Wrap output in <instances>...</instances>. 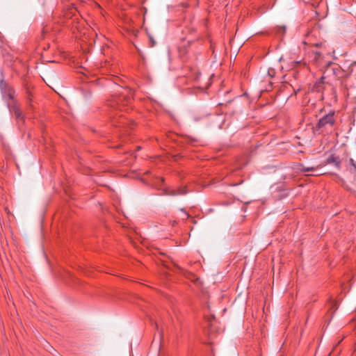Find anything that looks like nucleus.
Here are the masks:
<instances>
[{"mask_svg": "<svg viewBox=\"0 0 356 356\" xmlns=\"http://www.w3.org/2000/svg\"><path fill=\"white\" fill-rule=\"evenodd\" d=\"M0 88L3 97L7 101L8 106L15 113L16 117L19 118L22 113L17 106V101L15 99V92L14 89L3 81L0 82Z\"/></svg>", "mask_w": 356, "mask_h": 356, "instance_id": "1", "label": "nucleus"}, {"mask_svg": "<svg viewBox=\"0 0 356 356\" xmlns=\"http://www.w3.org/2000/svg\"><path fill=\"white\" fill-rule=\"evenodd\" d=\"M122 92H120L118 97H113L108 101V106L113 108H118L121 109V106H126L131 103L133 98V91L129 88H121Z\"/></svg>", "mask_w": 356, "mask_h": 356, "instance_id": "2", "label": "nucleus"}, {"mask_svg": "<svg viewBox=\"0 0 356 356\" xmlns=\"http://www.w3.org/2000/svg\"><path fill=\"white\" fill-rule=\"evenodd\" d=\"M334 112H330L321 118L314 127V131L321 134L324 131L331 129L335 123Z\"/></svg>", "mask_w": 356, "mask_h": 356, "instance_id": "3", "label": "nucleus"}, {"mask_svg": "<svg viewBox=\"0 0 356 356\" xmlns=\"http://www.w3.org/2000/svg\"><path fill=\"white\" fill-rule=\"evenodd\" d=\"M188 193L186 187H179L177 190H165L164 194L168 195H180Z\"/></svg>", "mask_w": 356, "mask_h": 356, "instance_id": "4", "label": "nucleus"}, {"mask_svg": "<svg viewBox=\"0 0 356 356\" xmlns=\"http://www.w3.org/2000/svg\"><path fill=\"white\" fill-rule=\"evenodd\" d=\"M324 78L322 77L321 79L316 81L314 84L313 85L312 90L314 92H322L324 90Z\"/></svg>", "mask_w": 356, "mask_h": 356, "instance_id": "5", "label": "nucleus"}, {"mask_svg": "<svg viewBox=\"0 0 356 356\" xmlns=\"http://www.w3.org/2000/svg\"><path fill=\"white\" fill-rule=\"evenodd\" d=\"M112 123L114 126L121 127L127 124V120L124 117L120 116V119L118 121L115 117H113V119L112 120Z\"/></svg>", "mask_w": 356, "mask_h": 356, "instance_id": "6", "label": "nucleus"}, {"mask_svg": "<svg viewBox=\"0 0 356 356\" xmlns=\"http://www.w3.org/2000/svg\"><path fill=\"white\" fill-rule=\"evenodd\" d=\"M327 163H333L337 168H339L341 162L339 157L331 155L327 159Z\"/></svg>", "mask_w": 356, "mask_h": 356, "instance_id": "7", "label": "nucleus"}, {"mask_svg": "<svg viewBox=\"0 0 356 356\" xmlns=\"http://www.w3.org/2000/svg\"><path fill=\"white\" fill-rule=\"evenodd\" d=\"M311 56L316 63H318L322 59L321 53L317 51L311 52Z\"/></svg>", "mask_w": 356, "mask_h": 356, "instance_id": "8", "label": "nucleus"}, {"mask_svg": "<svg viewBox=\"0 0 356 356\" xmlns=\"http://www.w3.org/2000/svg\"><path fill=\"white\" fill-rule=\"evenodd\" d=\"M300 170L301 172H313L314 171L316 168H314V167H311V168H308V167H305L302 164H300Z\"/></svg>", "mask_w": 356, "mask_h": 356, "instance_id": "9", "label": "nucleus"}, {"mask_svg": "<svg viewBox=\"0 0 356 356\" xmlns=\"http://www.w3.org/2000/svg\"><path fill=\"white\" fill-rule=\"evenodd\" d=\"M276 31L278 34L284 35L286 32V27L284 26H279L277 27Z\"/></svg>", "mask_w": 356, "mask_h": 356, "instance_id": "10", "label": "nucleus"}, {"mask_svg": "<svg viewBox=\"0 0 356 356\" xmlns=\"http://www.w3.org/2000/svg\"><path fill=\"white\" fill-rule=\"evenodd\" d=\"M26 99L29 102H31V97H32V93H31V91L29 88V87H26Z\"/></svg>", "mask_w": 356, "mask_h": 356, "instance_id": "11", "label": "nucleus"}, {"mask_svg": "<svg viewBox=\"0 0 356 356\" xmlns=\"http://www.w3.org/2000/svg\"><path fill=\"white\" fill-rule=\"evenodd\" d=\"M184 275L188 279H192L193 277H195V275L193 273L188 272H186Z\"/></svg>", "mask_w": 356, "mask_h": 356, "instance_id": "12", "label": "nucleus"}, {"mask_svg": "<svg viewBox=\"0 0 356 356\" xmlns=\"http://www.w3.org/2000/svg\"><path fill=\"white\" fill-rule=\"evenodd\" d=\"M180 210L184 213V219H187L188 218H189L190 215L184 209H181Z\"/></svg>", "mask_w": 356, "mask_h": 356, "instance_id": "13", "label": "nucleus"}, {"mask_svg": "<svg viewBox=\"0 0 356 356\" xmlns=\"http://www.w3.org/2000/svg\"><path fill=\"white\" fill-rule=\"evenodd\" d=\"M350 163L353 166H354L356 168V164L355 163L354 160L353 159H350Z\"/></svg>", "mask_w": 356, "mask_h": 356, "instance_id": "14", "label": "nucleus"}, {"mask_svg": "<svg viewBox=\"0 0 356 356\" xmlns=\"http://www.w3.org/2000/svg\"><path fill=\"white\" fill-rule=\"evenodd\" d=\"M332 307H336V305H337V302H336V301H334V300H332Z\"/></svg>", "mask_w": 356, "mask_h": 356, "instance_id": "15", "label": "nucleus"}, {"mask_svg": "<svg viewBox=\"0 0 356 356\" xmlns=\"http://www.w3.org/2000/svg\"><path fill=\"white\" fill-rule=\"evenodd\" d=\"M354 65H356V62H354L353 63L351 64V67H353Z\"/></svg>", "mask_w": 356, "mask_h": 356, "instance_id": "16", "label": "nucleus"}, {"mask_svg": "<svg viewBox=\"0 0 356 356\" xmlns=\"http://www.w3.org/2000/svg\"><path fill=\"white\" fill-rule=\"evenodd\" d=\"M150 40L151 42H152L153 44H154V41L153 40V39L152 38H150Z\"/></svg>", "mask_w": 356, "mask_h": 356, "instance_id": "17", "label": "nucleus"}, {"mask_svg": "<svg viewBox=\"0 0 356 356\" xmlns=\"http://www.w3.org/2000/svg\"><path fill=\"white\" fill-rule=\"evenodd\" d=\"M159 179L161 183L163 181V179L162 178H159Z\"/></svg>", "mask_w": 356, "mask_h": 356, "instance_id": "18", "label": "nucleus"}]
</instances>
